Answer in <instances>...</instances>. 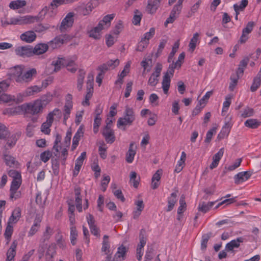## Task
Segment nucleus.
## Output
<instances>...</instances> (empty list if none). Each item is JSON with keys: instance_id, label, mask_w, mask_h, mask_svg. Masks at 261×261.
<instances>
[{"instance_id": "obj_13", "label": "nucleus", "mask_w": 261, "mask_h": 261, "mask_svg": "<svg viewBox=\"0 0 261 261\" xmlns=\"http://www.w3.org/2000/svg\"><path fill=\"white\" fill-rule=\"evenodd\" d=\"M252 172L250 171L240 172L234 176V183L239 185L247 180L251 176Z\"/></svg>"}, {"instance_id": "obj_50", "label": "nucleus", "mask_w": 261, "mask_h": 261, "mask_svg": "<svg viewBox=\"0 0 261 261\" xmlns=\"http://www.w3.org/2000/svg\"><path fill=\"white\" fill-rule=\"evenodd\" d=\"M13 232V226L11 224H9L8 223L7 226L6 228L5 232V238L7 240V243L8 244L10 241L12 234Z\"/></svg>"}, {"instance_id": "obj_23", "label": "nucleus", "mask_w": 261, "mask_h": 261, "mask_svg": "<svg viewBox=\"0 0 261 261\" xmlns=\"http://www.w3.org/2000/svg\"><path fill=\"white\" fill-rule=\"evenodd\" d=\"M48 49V46L46 43H39L33 48L32 56L34 55H40L45 53Z\"/></svg>"}, {"instance_id": "obj_29", "label": "nucleus", "mask_w": 261, "mask_h": 261, "mask_svg": "<svg viewBox=\"0 0 261 261\" xmlns=\"http://www.w3.org/2000/svg\"><path fill=\"white\" fill-rule=\"evenodd\" d=\"M110 244L109 241V236L105 235L103 237V241L102 242V247L101 250L106 255H111L110 253Z\"/></svg>"}, {"instance_id": "obj_25", "label": "nucleus", "mask_w": 261, "mask_h": 261, "mask_svg": "<svg viewBox=\"0 0 261 261\" xmlns=\"http://www.w3.org/2000/svg\"><path fill=\"white\" fill-rule=\"evenodd\" d=\"M75 201L76 207L79 212H82V197L81 196V189L80 188H76L74 189Z\"/></svg>"}, {"instance_id": "obj_38", "label": "nucleus", "mask_w": 261, "mask_h": 261, "mask_svg": "<svg viewBox=\"0 0 261 261\" xmlns=\"http://www.w3.org/2000/svg\"><path fill=\"white\" fill-rule=\"evenodd\" d=\"M41 220L39 219H35L33 225L31 226L29 233V236L34 235L39 230L40 227Z\"/></svg>"}, {"instance_id": "obj_47", "label": "nucleus", "mask_w": 261, "mask_h": 261, "mask_svg": "<svg viewBox=\"0 0 261 261\" xmlns=\"http://www.w3.org/2000/svg\"><path fill=\"white\" fill-rule=\"evenodd\" d=\"M64 58H59L57 60L53 61L51 66L54 67V71L57 72L60 70L62 66H64Z\"/></svg>"}, {"instance_id": "obj_19", "label": "nucleus", "mask_w": 261, "mask_h": 261, "mask_svg": "<svg viewBox=\"0 0 261 261\" xmlns=\"http://www.w3.org/2000/svg\"><path fill=\"white\" fill-rule=\"evenodd\" d=\"M94 8V6L92 2H89L86 4H81L79 7V10L82 15H87L92 12Z\"/></svg>"}, {"instance_id": "obj_40", "label": "nucleus", "mask_w": 261, "mask_h": 261, "mask_svg": "<svg viewBox=\"0 0 261 261\" xmlns=\"http://www.w3.org/2000/svg\"><path fill=\"white\" fill-rule=\"evenodd\" d=\"M244 125L246 127L254 129L260 125V122L256 119H249L245 122Z\"/></svg>"}, {"instance_id": "obj_34", "label": "nucleus", "mask_w": 261, "mask_h": 261, "mask_svg": "<svg viewBox=\"0 0 261 261\" xmlns=\"http://www.w3.org/2000/svg\"><path fill=\"white\" fill-rule=\"evenodd\" d=\"M102 30H103V29L98 24L96 27L89 32V36L94 39H98L100 37L101 31Z\"/></svg>"}, {"instance_id": "obj_31", "label": "nucleus", "mask_w": 261, "mask_h": 261, "mask_svg": "<svg viewBox=\"0 0 261 261\" xmlns=\"http://www.w3.org/2000/svg\"><path fill=\"white\" fill-rule=\"evenodd\" d=\"M42 91V87L38 86H32L28 87L24 91V95L30 96L35 95Z\"/></svg>"}, {"instance_id": "obj_41", "label": "nucleus", "mask_w": 261, "mask_h": 261, "mask_svg": "<svg viewBox=\"0 0 261 261\" xmlns=\"http://www.w3.org/2000/svg\"><path fill=\"white\" fill-rule=\"evenodd\" d=\"M261 85V75L258 73L254 78L253 83L250 87V90L252 92L255 91Z\"/></svg>"}, {"instance_id": "obj_62", "label": "nucleus", "mask_w": 261, "mask_h": 261, "mask_svg": "<svg viewBox=\"0 0 261 261\" xmlns=\"http://www.w3.org/2000/svg\"><path fill=\"white\" fill-rule=\"evenodd\" d=\"M159 96L155 93H152L149 97V101L153 106H157L159 105Z\"/></svg>"}, {"instance_id": "obj_28", "label": "nucleus", "mask_w": 261, "mask_h": 261, "mask_svg": "<svg viewBox=\"0 0 261 261\" xmlns=\"http://www.w3.org/2000/svg\"><path fill=\"white\" fill-rule=\"evenodd\" d=\"M136 154V150L134 147V143H130L129 149L126 154V161L128 163H132L134 161Z\"/></svg>"}, {"instance_id": "obj_45", "label": "nucleus", "mask_w": 261, "mask_h": 261, "mask_svg": "<svg viewBox=\"0 0 261 261\" xmlns=\"http://www.w3.org/2000/svg\"><path fill=\"white\" fill-rule=\"evenodd\" d=\"M231 103V97L230 95H227L226 96L225 101L223 103V108L222 110V115H224L229 108V106Z\"/></svg>"}, {"instance_id": "obj_32", "label": "nucleus", "mask_w": 261, "mask_h": 261, "mask_svg": "<svg viewBox=\"0 0 261 261\" xmlns=\"http://www.w3.org/2000/svg\"><path fill=\"white\" fill-rule=\"evenodd\" d=\"M199 34L197 32L194 33L191 39L189 44V50L191 52L194 51L199 41Z\"/></svg>"}, {"instance_id": "obj_5", "label": "nucleus", "mask_w": 261, "mask_h": 261, "mask_svg": "<svg viewBox=\"0 0 261 261\" xmlns=\"http://www.w3.org/2000/svg\"><path fill=\"white\" fill-rule=\"evenodd\" d=\"M74 13L73 12H69L67 14L59 26V29L61 32L65 33L71 30L74 23Z\"/></svg>"}, {"instance_id": "obj_46", "label": "nucleus", "mask_w": 261, "mask_h": 261, "mask_svg": "<svg viewBox=\"0 0 261 261\" xmlns=\"http://www.w3.org/2000/svg\"><path fill=\"white\" fill-rule=\"evenodd\" d=\"M140 242L137 249L144 250V247L146 243L147 238L145 235V231L141 230L140 233Z\"/></svg>"}, {"instance_id": "obj_59", "label": "nucleus", "mask_w": 261, "mask_h": 261, "mask_svg": "<svg viewBox=\"0 0 261 261\" xmlns=\"http://www.w3.org/2000/svg\"><path fill=\"white\" fill-rule=\"evenodd\" d=\"M134 16L133 19V23L135 25H138L140 24L142 18V13L138 10H136L134 12Z\"/></svg>"}, {"instance_id": "obj_3", "label": "nucleus", "mask_w": 261, "mask_h": 261, "mask_svg": "<svg viewBox=\"0 0 261 261\" xmlns=\"http://www.w3.org/2000/svg\"><path fill=\"white\" fill-rule=\"evenodd\" d=\"M135 119L136 116L133 109L126 106L123 113V116L118 119L117 125L119 128L122 126L131 125Z\"/></svg>"}, {"instance_id": "obj_57", "label": "nucleus", "mask_w": 261, "mask_h": 261, "mask_svg": "<svg viewBox=\"0 0 261 261\" xmlns=\"http://www.w3.org/2000/svg\"><path fill=\"white\" fill-rule=\"evenodd\" d=\"M53 233V228H51L50 226L47 225L43 234V239L44 240H47L50 238Z\"/></svg>"}, {"instance_id": "obj_18", "label": "nucleus", "mask_w": 261, "mask_h": 261, "mask_svg": "<svg viewBox=\"0 0 261 261\" xmlns=\"http://www.w3.org/2000/svg\"><path fill=\"white\" fill-rule=\"evenodd\" d=\"M120 63V61L119 59H117L114 60H111L108 61L107 63L102 64L100 67L99 69L102 71H107L109 69H113L116 67H117Z\"/></svg>"}, {"instance_id": "obj_21", "label": "nucleus", "mask_w": 261, "mask_h": 261, "mask_svg": "<svg viewBox=\"0 0 261 261\" xmlns=\"http://www.w3.org/2000/svg\"><path fill=\"white\" fill-rule=\"evenodd\" d=\"M224 152V148H221L217 153H216L213 157V162L210 165L211 169H213L217 167L219 164V161L223 155Z\"/></svg>"}, {"instance_id": "obj_20", "label": "nucleus", "mask_w": 261, "mask_h": 261, "mask_svg": "<svg viewBox=\"0 0 261 261\" xmlns=\"http://www.w3.org/2000/svg\"><path fill=\"white\" fill-rule=\"evenodd\" d=\"M115 16V14L114 13L108 14L103 17V19L99 22L98 24L103 29H108L110 27L111 21Z\"/></svg>"}, {"instance_id": "obj_2", "label": "nucleus", "mask_w": 261, "mask_h": 261, "mask_svg": "<svg viewBox=\"0 0 261 261\" xmlns=\"http://www.w3.org/2000/svg\"><path fill=\"white\" fill-rule=\"evenodd\" d=\"M37 74V71L36 68H32L23 71L22 66L15 67V71L13 73L15 81L20 84L30 83Z\"/></svg>"}, {"instance_id": "obj_36", "label": "nucleus", "mask_w": 261, "mask_h": 261, "mask_svg": "<svg viewBox=\"0 0 261 261\" xmlns=\"http://www.w3.org/2000/svg\"><path fill=\"white\" fill-rule=\"evenodd\" d=\"M177 194L176 193H172L168 198V207L167 211L170 212L173 208L175 204L177 201Z\"/></svg>"}, {"instance_id": "obj_4", "label": "nucleus", "mask_w": 261, "mask_h": 261, "mask_svg": "<svg viewBox=\"0 0 261 261\" xmlns=\"http://www.w3.org/2000/svg\"><path fill=\"white\" fill-rule=\"evenodd\" d=\"M61 114V111L58 108H55L53 111L49 112L46 117V121L41 125V130L42 132L45 134H49L50 132V127L53 123L54 116H60Z\"/></svg>"}, {"instance_id": "obj_54", "label": "nucleus", "mask_w": 261, "mask_h": 261, "mask_svg": "<svg viewBox=\"0 0 261 261\" xmlns=\"http://www.w3.org/2000/svg\"><path fill=\"white\" fill-rule=\"evenodd\" d=\"M77 237V232L75 226H71L70 227V239L71 243L73 245H75L76 244Z\"/></svg>"}, {"instance_id": "obj_63", "label": "nucleus", "mask_w": 261, "mask_h": 261, "mask_svg": "<svg viewBox=\"0 0 261 261\" xmlns=\"http://www.w3.org/2000/svg\"><path fill=\"white\" fill-rule=\"evenodd\" d=\"M72 108V106L64 105L63 109V117L64 121H66L70 117V113Z\"/></svg>"}, {"instance_id": "obj_52", "label": "nucleus", "mask_w": 261, "mask_h": 261, "mask_svg": "<svg viewBox=\"0 0 261 261\" xmlns=\"http://www.w3.org/2000/svg\"><path fill=\"white\" fill-rule=\"evenodd\" d=\"M213 91H210L206 92L205 95L200 99L198 103L201 107H204L211 95L213 94Z\"/></svg>"}, {"instance_id": "obj_24", "label": "nucleus", "mask_w": 261, "mask_h": 261, "mask_svg": "<svg viewBox=\"0 0 261 261\" xmlns=\"http://www.w3.org/2000/svg\"><path fill=\"white\" fill-rule=\"evenodd\" d=\"M36 38V34L33 31L25 32L20 36V39L28 43L32 42L35 40Z\"/></svg>"}, {"instance_id": "obj_16", "label": "nucleus", "mask_w": 261, "mask_h": 261, "mask_svg": "<svg viewBox=\"0 0 261 261\" xmlns=\"http://www.w3.org/2000/svg\"><path fill=\"white\" fill-rule=\"evenodd\" d=\"M88 91L86 94L85 100L82 102V105L84 106H87L89 105V100L91 98L92 96L93 93V84H92V80L90 79H88L87 82Z\"/></svg>"}, {"instance_id": "obj_17", "label": "nucleus", "mask_w": 261, "mask_h": 261, "mask_svg": "<svg viewBox=\"0 0 261 261\" xmlns=\"http://www.w3.org/2000/svg\"><path fill=\"white\" fill-rule=\"evenodd\" d=\"M161 0H148L146 11L150 14H154L160 7Z\"/></svg>"}, {"instance_id": "obj_9", "label": "nucleus", "mask_w": 261, "mask_h": 261, "mask_svg": "<svg viewBox=\"0 0 261 261\" xmlns=\"http://www.w3.org/2000/svg\"><path fill=\"white\" fill-rule=\"evenodd\" d=\"M16 55L23 58L32 56L33 48L30 46H18L15 49Z\"/></svg>"}, {"instance_id": "obj_56", "label": "nucleus", "mask_w": 261, "mask_h": 261, "mask_svg": "<svg viewBox=\"0 0 261 261\" xmlns=\"http://www.w3.org/2000/svg\"><path fill=\"white\" fill-rule=\"evenodd\" d=\"M107 149L106 145L102 142L98 147V152L100 156L103 159H105L107 156Z\"/></svg>"}, {"instance_id": "obj_53", "label": "nucleus", "mask_w": 261, "mask_h": 261, "mask_svg": "<svg viewBox=\"0 0 261 261\" xmlns=\"http://www.w3.org/2000/svg\"><path fill=\"white\" fill-rule=\"evenodd\" d=\"M129 182L131 184H133L134 187L138 188L139 184V177L137 178V173L135 171H132L130 173Z\"/></svg>"}, {"instance_id": "obj_64", "label": "nucleus", "mask_w": 261, "mask_h": 261, "mask_svg": "<svg viewBox=\"0 0 261 261\" xmlns=\"http://www.w3.org/2000/svg\"><path fill=\"white\" fill-rule=\"evenodd\" d=\"M101 122V117H95L93 123V132L94 134H97L98 133Z\"/></svg>"}, {"instance_id": "obj_27", "label": "nucleus", "mask_w": 261, "mask_h": 261, "mask_svg": "<svg viewBox=\"0 0 261 261\" xmlns=\"http://www.w3.org/2000/svg\"><path fill=\"white\" fill-rule=\"evenodd\" d=\"M249 61V58L248 57H245L240 61L237 71V76H240L241 75L243 74L245 69L246 68L248 64Z\"/></svg>"}, {"instance_id": "obj_12", "label": "nucleus", "mask_w": 261, "mask_h": 261, "mask_svg": "<svg viewBox=\"0 0 261 261\" xmlns=\"http://www.w3.org/2000/svg\"><path fill=\"white\" fill-rule=\"evenodd\" d=\"M31 19L32 17L29 16L12 17L7 21V24L14 25L27 24L30 22Z\"/></svg>"}, {"instance_id": "obj_30", "label": "nucleus", "mask_w": 261, "mask_h": 261, "mask_svg": "<svg viewBox=\"0 0 261 261\" xmlns=\"http://www.w3.org/2000/svg\"><path fill=\"white\" fill-rule=\"evenodd\" d=\"M21 216V211L19 208L15 209L9 218L8 223L12 225L16 223Z\"/></svg>"}, {"instance_id": "obj_49", "label": "nucleus", "mask_w": 261, "mask_h": 261, "mask_svg": "<svg viewBox=\"0 0 261 261\" xmlns=\"http://www.w3.org/2000/svg\"><path fill=\"white\" fill-rule=\"evenodd\" d=\"M179 41H177L174 44V45L172 48V50L170 52V53L169 54V56L168 57L167 61L168 63H171L172 61V60H173V57H174L175 53L177 52V51L179 48Z\"/></svg>"}, {"instance_id": "obj_48", "label": "nucleus", "mask_w": 261, "mask_h": 261, "mask_svg": "<svg viewBox=\"0 0 261 261\" xmlns=\"http://www.w3.org/2000/svg\"><path fill=\"white\" fill-rule=\"evenodd\" d=\"M8 175L13 178L12 181L15 182L19 180L20 182H22L21 176L19 172L14 170H10L8 171Z\"/></svg>"}, {"instance_id": "obj_8", "label": "nucleus", "mask_w": 261, "mask_h": 261, "mask_svg": "<svg viewBox=\"0 0 261 261\" xmlns=\"http://www.w3.org/2000/svg\"><path fill=\"white\" fill-rule=\"evenodd\" d=\"M77 59L76 55H73L67 58H64V66L71 73H74L77 69V65L75 63Z\"/></svg>"}, {"instance_id": "obj_6", "label": "nucleus", "mask_w": 261, "mask_h": 261, "mask_svg": "<svg viewBox=\"0 0 261 261\" xmlns=\"http://www.w3.org/2000/svg\"><path fill=\"white\" fill-rule=\"evenodd\" d=\"M21 185L20 181H12L10 189V199L12 200H16L21 197V192L19 189Z\"/></svg>"}, {"instance_id": "obj_1", "label": "nucleus", "mask_w": 261, "mask_h": 261, "mask_svg": "<svg viewBox=\"0 0 261 261\" xmlns=\"http://www.w3.org/2000/svg\"><path fill=\"white\" fill-rule=\"evenodd\" d=\"M53 100V95L47 93L32 102L23 105L25 111L32 115H37L43 111L44 108Z\"/></svg>"}, {"instance_id": "obj_44", "label": "nucleus", "mask_w": 261, "mask_h": 261, "mask_svg": "<svg viewBox=\"0 0 261 261\" xmlns=\"http://www.w3.org/2000/svg\"><path fill=\"white\" fill-rule=\"evenodd\" d=\"M123 29V23L121 20H118L115 24L111 33L115 36H118Z\"/></svg>"}, {"instance_id": "obj_58", "label": "nucleus", "mask_w": 261, "mask_h": 261, "mask_svg": "<svg viewBox=\"0 0 261 261\" xmlns=\"http://www.w3.org/2000/svg\"><path fill=\"white\" fill-rule=\"evenodd\" d=\"M217 131V127H213L210 129L206 133L205 139L204 140L205 142L210 143L213 138V135L216 134Z\"/></svg>"}, {"instance_id": "obj_15", "label": "nucleus", "mask_w": 261, "mask_h": 261, "mask_svg": "<svg viewBox=\"0 0 261 261\" xmlns=\"http://www.w3.org/2000/svg\"><path fill=\"white\" fill-rule=\"evenodd\" d=\"M131 64L132 62L130 61H128L126 63L123 70L120 74H118V79L115 82V84H120L121 85L122 84L123 82V78L125 77L130 72Z\"/></svg>"}, {"instance_id": "obj_7", "label": "nucleus", "mask_w": 261, "mask_h": 261, "mask_svg": "<svg viewBox=\"0 0 261 261\" xmlns=\"http://www.w3.org/2000/svg\"><path fill=\"white\" fill-rule=\"evenodd\" d=\"M162 65L158 63L154 67V72L149 77L148 81V85L151 87H155L159 82V77L160 76L162 70Z\"/></svg>"}, {"instance_id": "obj_35", "label": "nucleus", "mask_w": 261, "mask_h": 261, "mask_svg": "<svg viewBox=\"0 0 261 261\" xmlns=\"http://www.w3.org/2000/svg\"><path fill=\"white\" fill-rule=\"evenodd\" d=\"M171 78L167 77V75H164L162 82V88L164 94H168L169 89L170 87Z\"/></svg>"}, {"instance_id": "obj_51", "label": "nucleus", "mask_w": 261, "mask_h": 261, "mask_svg": "<svg viewBox=\"0 0 261 261\" xmlns=\"http://www.w3.org/2000/svg\"><path fill=\"white\" fill-rule=\"evenodd\" d=\"M248 3V0H242L240 3L233 5V8L235 11H242L244 10Z\"/></svg>"}, {"instance_id": "obj_22", "label": "nucleus", "mask_w": 261, "mask_h": 261, "mask_svg": "<svg viewBox=\"0 0 261 261\" xmlns=\"http://www.w3.org/2000/svg\"><path fill=\"white\" fill-rule=\"evenodd\" d=\"M17 245V241L16 240H13L9 248L8 249L7 251L6 258L14 259V257L16 254V248Z\"/></svg>"}, {"instance_id": "obj_11", "label": "nucleus", "mask_w": 261, "mask_h": 261, "mask_svg": "<svg viewBox=\"0 0 261 261\" xmlns=\"http://www.w3.org/2000/svg\"><path fill=\"white\" fill-rule=\"evenodd\" d=\"M244 240L245 238L242 237H238L236 239L231 240L226 244L225 250L234 253V249L239 248L240 244L244 242Z\"/></svg>"}, {"instance_id": "obj_33", "label": "nucleus", "mask_w": 261, "mask_h": 261, "mask_svg": "<svg viewBox=\"0 0 261 261\" xmlns=\"http://www.w3.org/2000/svg\"><path fill=\"white\" fill-rule=\"evenodd\" d=\"M83 135V132L82 130V128L80 127L75 134L74 135L73 140H72V150H74L76 147L77 146L79 141L80 140V139L81 137Z\"/></svg>"}, {"instance_id": "obj_61", "label": "nucleus", "mask_w": 261, "mask_h": 261, "mask_svg": "<svg viewBox=\"0 0 261 261\" xmlns=\"http://www.w3.org/2000/svg\"><path fill=\"white\" fill-rule=\"evenodd\" d=\"M179 206L177 210V214H182L186 208V203L184 199V197H181L179 200Z\"/></svg>"}, {"instance_id": "obj_26", "label": "nucleus", "mask_w": 261, "mask_h": 261, "mask_svg": "<svg viewBox=\"0 0 261 261\" xmlns=\"http://www.w3.org/2000/svg\"><path fill=\"white\" fill-rule=\"evenodd\" d=\"M126 251L127 249L125 246L123 245L119 246L115 255V259L116 261H121L124 260Z\"/></svg>"}, {"instance_id": "obj_10", "label": "nucleus", "mask_w": 261, "mask_h": 261, "mask_svg": "<svg viewBox=\"0 0 261 261\" xmlns=\"http://www.w3.org/2000/svg\"><path fill=\"white\" fill-rule=\"evenodd\" d=\"M254 25L255 23L253 21L248 22L245 28L242 30V34L239 40L241 43H244L246 42L249 38L248 35L252 32Z\"/></svg>"}, {"instance_id": "obj_43", "label": "nucleus", "mask_w": 261, "mask_h": 261, "mask_svg": "<svg viewBox=\"0 0 261 261\" xmlns=\"http://www.w3.org/2000/svg\"><path fill=\"white\" fill-rule=\"evenodd\" d=\"M176 68L179 69L180 67L177 66L176 64L174 63L173 60H172L171 64L169 65L167 71L164 75H167V77L171 78L174 75V70Z\"/></svg>"}, {"instance_id": "obj_42", "label": "nucleus", "mask_w": 261, "mask_h": 261, "mask_svg": "<svg viewBox=\"0 0 261 261\" xmlns=\"http://www.w3.org/2000/svg\"><path fill=\"white\" fill-rule=\"evenodd\" d=\"M118 36L111 34H107L106 35V43L108 47H110L113 46L116 42Z\"/></svg>"}, {"instance_id": "obj_14", "label": "nucleus", "mask_w": 261, "mask_h": 261, "mask_svg": "<svg viewBox=\"0 0 261 261\" xmlns=\"http://www.w3.org/2000/svg\"><path fill=\"white\" fill-rule=\"evenodd\" d=\"M102 135L108 143L112 144L115 141V137L114 131L108 125L103 128Z\"/></svg>"}, {"instance_id": "obj_60", "label": "nucleus", "mask_w": 261, "mask_h": 261, "mask_svg": "<svg viewBox=\"0 0 261 261\" xmlns=\"http://www.w3.org/2000/svg\"><path fill=\"white\" fill-rule=\"evenodd\" d=\"M52 153L49 150H46L40 154V160L44 163L47 162L51 158Z\"/></svg>"}, {"instance_id": "obj_37", "label": "nucleus", "mask_w": 261, "mask_h": 261, "mask_svg": "<svg viewBox=\"0 0 261 261\" xmlns=\"http://www.w3.org/2000/svg\"><path fill=\"white\" fill-rule=\"evenodd\" d=\"M26 2L24 0H16L11 2L9 7L13 10L21 8L26 5Z\"/></svg>"}, {"instance_id": "obj_39", "label": "nucleus", "mask_w": 261, "mask_h": 261, "mask_svg": "<svg viewBox=\"0 0 261 261\" xmlns=\"http://www.w3.org/2000/svg\"><path fill=\"white\" fill-rule=\"evenodd\" d=\"M215 202H208L207 203L202 202L198 205V210L204 213L207 212L214 205Z\"/></svg>"}, {"instance_id": "obj_55", "label": "nucleus", "mask_w": 261, "mask_h": 261, "mask_svg": "<svg viewBox=\"0 0 261 261\" xmlns=\"http://www.w3.org/2000/svg\"><path fill=\"white\" fill-rule=\"evenodd\" d=\"M11 83V80L9 79L3 80L0 82V93L2 92L7 91Z\"/></svg>"}]
</instances>
